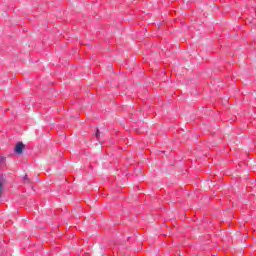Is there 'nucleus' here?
Instances as JSON below:
<instances>
[{
    "mask_svg": "<svg viewBox=\"0 0 256 256\" xmlns=\"http://www.w3.org/2000/svg\"><path fill=\"white\" fill-rule=\"evenodd\" d=\"M25 149V144L23 142H18L14 147V152L16 155H23Z\"/></svg>",
    "mask_w": 256,
    "mask_h": 256,
    "instance_id": "f257e3e1",
    "label": "nucleus"
},
{
    "mask_svg": "<svg viewBox=\"0 0 256 256\" xmlns=\"http://www.w3.org/2000/svg\"><path fill=\"white\" fill-rule=\"evenodd\" d=\"M4 189H5V178L3 177V174H0V199H1V195H3Z\"/></svg>",
    "mask_w": 256,
    "mask_h": 256,
    "instance_id": "f03ea898",
    "label": "nucleus"
},
{
    "mask_svg": "<svg viewBox=\"0 0 256 256\" xmlns=\"http://www.w3.org/2000/svg\"><path fill=\"white\" fill-rule=\"evenodd\" d=\"M101 135V131L99 130V128H96V131H95V137L96 139H99V136Z\"/></svg>",
    "mask_w": 256,
    "mask_h": 256,
    "instance_id": "7ed1b4c3",
    "label": "nucleus"
},
{
    "mask_svg": "<svg viewBox=\"0 0 256 256\" xmlns=\"http://www.w3.org/2000/svg\"><path fill=\"white\" fill-rule=\"evenodd\" d=\"M5 160H6L5 156L0 157V167H3V164L5 163Z\"/></svg>",
    "mask_w": 256,
    "mask_h": 256,
    "instance_id": "20e7f679",
    "label": "nucleus"
},
{
    "mask_svg": "<svg viewBox=\"0 0 256 256\" xmlns=\"http://www.w3.org/2000/svg\"><path fill=\"white\" fill-rule=\"evenodd\" d=\"M23 179H24V181H29V178L27 177V175H25V176L23 177Z\"/></svg>",
    "mask_w": 256,
    "mask_h": 256,
    "instance_id": "39448f33",
    "label": "nucleus"
}]
</instances>
